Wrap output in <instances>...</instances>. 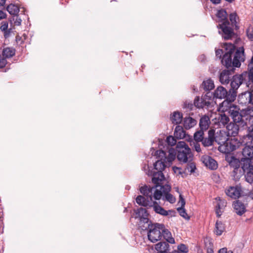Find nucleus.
<instances>
[{
  "mask_svg": "<svg viewBox=\"0 0 253 253\" xmlns=\"http://www.w3.org/2000/svg\"><path fill=\"white\" fill-rule=\"evenodd\" d=\"M225 48L228 51L222 58L221 63L226 67L227 70H223L220 74L219 81L222 84L229 83L234 73V67H239L241 62H243L245 58L243 47L240 48L236 51L232 61V55L235 51V46L233 44H229Z\"/></svg>",
  "mask_w": 253,
  "mask_h": 253,
  "instance_id": "f257e3e1",
  "label": "nucleus"
},
{
  "mask_svg": "<svg viewBox=\"0 0 253 253\" xmlns=\"http://www.w3.org/2000/svg\"><path fill=\"white\" fill-rule=\"evenodd\" d=\"M152 155H154L158 160L154 164V169L157 170L154 172L152 174V181L155 185L163 182L165 179V176L163 171L168 166H170L172 162L176 157V152L173 148H170L166 152L162 150L153 151L152 152Z\"/></svg>",
  "mask_w": 253,
  "mask_h": 253,
  "instance_id": "f03ea898",
  "label": "nucleus"
},
{
  "mask_svg": "<svg viewBox=\"0 0 253 253\" xmlns=\"http://www.w3.org/2000/svg\"><path fill=\"white\" fill-rule=\"evenodd\" d=\"M171 187L169 184H164L163 182L155 184L154 186L150 187L144 186L140 188L141 194L145 197H148L150 200L153 198L156 200L161 199L173 204L175 202V198L169 192Z\"/></svg>",
  "mask_w": 253,
  "mask_h": 253,
  "instance_id": "7ed1b4c3",
  "label": "nucleus"
},
{
  "mask_svg": "<svg viewBox=\"0 0 253 253\" xmlns=\"http://www.w3.org/2000/svg\"><path fill=\"white\" fill-rule=\"evenodd\" d=\"M232 117L233 122L240 124L241 126L246 125L248 123H253V109L247 108L243 109L240 113L239 109L234 105L232 106L231 102L227 104L222 110L223 111H228Z\"/></svg>",
  "mask_w": 253,
  "mask_h": 253,
  "instance_id": "20e7f679",
  "label": "nucleus"
},
{
  "mask_svg": "<svg viewBox=\"0 0 253 253\" xmlns=\"http://www.w3.org/2000/svg\"><path fill=\"white\" fill-rule=\"evenodd\" d=\"M153 199V198H152ZM136 202L139 205L145 207H152L155 212L163 216H167L174 213V211L171 210L166 211L163 207L160 206L158 203L156 201H153L150 200L149 197H145V196H138L136 198Z\"/></svg>",
  "mask_w": 253,
  "mask_h": 253,
  "instance_id": "39448f33",
  "label": "nucleus"
},
{
  "mask_svg": "<svg viewBox=\"0 0 253 253\" xmlns=\"http://www.w3.org/2000/svg\"><path fill=\"white\" fill-rule=\"evenodd\" d=\"M177 160L179 163H186L192 161L193 154L191 149L183 141H180L176 144V150H175Z\"/></svg>",
  "mask_w": 253,
  "mask_h": 253,
  "instance_id": "423d86ee",
  "label": "nucleus"
},
{
  "mask_svg": "<svg viewBox=\"0 0 253 253\" xmlns=\"http://www.w3.org/2000/svg\"><path fill=\"white\" fill-rule=\"evenodd\" d=\"M164 224L158 223L150 224V222L145 225L141 226L142 230L148 229V238L152 243H155L160 240L162 237V230Z\"/></svg>",
  "mask_w": 253,
  "mask_h": 253,
  "instance_id": "0eeeda50",
  "label": "nucleus"
},
{
  "mask_svg": "<svg viewBox=\"0 0 253 253\" xmlns=\"http://www.w3.org/2000/svg\"><path fill=\"white\" fill-rule=\"evenodd\" d=\"M242 169H253V146L246 145L243 149Z\"/></svg>",
  "mask_w": 253,
  "mask_h": 253,
  "instance_id": "6e6552de",
  "label": "nucleus"
},
{
  "mask_svg": "<svg viewBox=\"0 0 253 253\" xmlns=\"http://www.w3.org/2000/svg\"><path fill=\"white\" fill-rule=\"evenodd\" d=\"M246 75H236L233 76L231 82V88L229 91L228 99L230 101H233L237 96V90L240 85L243 84Z\"/></svg>",
  "mask_w": 253,
  "mask_h": 253,
  "instance_id": "1a4fd4ad",
  "label": "nucleus"
},
{
  "mask_svg": "<svg viewBox=\"0 0 253 253\" xmlns=\"http://www.w3.org/2000/svg\"><path fill=\"white\" fill-rule=\"evenodd\" d=\"M242 145V143L237 138H229L226 142L219 146L218 150L223 153H230L236 150Z\"/></svg>",
  "mask_w": 253,
  "mask_h": 253,
  "instance_id": "9d476101",
  "label": "nucleus"
},
{
  "mask_svg": "<svg viewBox=\"0 0 253 253\" xmlns=\"http://www.w3.org/2000/svg\"><path fill=\"white\" fill-rule=\"evenodd\" d=\"M212 93L208 92L201 98L196 97L194 99V106L198 108H210L212 103Z\"/></svg>",
  "mask_w": 253,
  "mask_h": 253,
  "instance_id": "9b49d317",
  "label": "nucleus"
},
{
  "mask_svg": "<svg viewBox=\"0 0 253 253\" xmlns=\"http://www.w3.org/2000/svg\"><path fill=\"white\" fill-rule=\"evenodd\" d=\"M227 161L229 166L233 169V172L234 176L238 177L246 172V170L242 169V166L240 168L241 163L239 159L235 158L234 157H230L227 159Z\"/></svg>",
  "mask_w": 253,
  "mask_h": 253,
  "instance_id": "f8f14e48",
  "label": "nucleus"
},
{
  "mask_svg": "<svg viewBox=\"0 0 253 253\" xmlns=\"http://www.w3.org/2000/svg\"><path fill=\"white\" fill-rule=\"evenodd\" d=\"M238 101L239 104L248 106L247 108H253V90L246 91L238 96Z\"/></svg>",
  "mask_w": 253,
  "mask_h": 253,
  "instance_id": "ddd939ff",
  "label": "nucleus"
},
{
  "mask_svg": "<svg viewBox=\"0 0 253 253\" xmlns=\"http://www.w3.org/2000/svg\"><path fill=\"white\" fill-rule=\"evenodd\" d=\"M212 99L213 98L222 99L226 98V99L222 103V106H226L229 103L232 102L228 99L229 92L228 93L227 90L223 86H220L216 88L214 92L212 93Z\"/></svg>",
  "mask_w": 253,
  "mask_h": 253,
  "instance_id": "4468645a",
  "label": "nucleus"
},
{
  "mask_svg": "<svg viewBox=\"0 0 253 253\" xmlns=\"http://www.w3.org/2000/svg\"><path fill=\"white\" fill-rule=\"evenodd\" d=\"M148 213L145 209L140 208L135 211V218H139V226L141 228V226L148 224L149 220L148 218Z\"/></svg>",
  "mask_w": 253,
  "mask_h": 253,
  "instance_id": "2eb2a0df",
  "label": "nucleus"
},
{
  "mask_svg": "<svg viewBox=\"0 0 253 253\" xmlns=\"http://www.w3.org/2000/svg\"><path fill=\"white\" fill-rule=\"evenodd\" d=\"M229 25V24L222 23L219 24L217 26V27L221 30V31H219V33L220 34L222 32V36L225 40L231 39L233 35V30L228 26Z\"/></svg>",
  "mask_w": 253,
  "mask_h": 253,
  "instance_id": "dca6fc26",
  "label": "nucleus"
},
{
  "mask_svg": "<svg viewBox=\"0 0 253 253\" xmlns=\"http://www.w3.org/2000/svg\"><path fill=\"white\" fill-rule=\"evenodd\" d=\"M241 189L239 186H230L225 190V193L228 197L236 199L241 195Z\"/></svg>",
  "mask_w": 253,
  "mask_h": 253,
  "instance_id": "f3484780",
  "label": "nucleus"
},
{
  "mask_svg": "<svg viewBox=\"0 0 253 253\" xmlns=\"http://www.w3.org/2000/svg\"><path fill=\"white\" fill-rule=\"evenodd\" d=\"M215 130L211 129L208 131V137L203 138L202 141V144L205 147H209L213 144V142L215 141Z\"/></svg>",
  "mask_w": 253,
  "mask_h": 253,
  "instance_id": "a211bd4d",
  "label": "nucleus"
},
{
  "mask_svg": "<svg viewBox=\"0 0 253 253\" xmlns=\"http://www.w3.org/2000/svg\"><path fill=\"white\" fill-rule=\"evenodd\" d=\"M240 125V124L238 125L237 123L234 122L229 123L226 126L227 130L226 133L231 136H236L239 132Z\"/></svg>",
  "mask_w": 253,
  "mask_h": 253,
  "instance_id": "6ab92c4d",
  "label": "nucleus"
},
{
  "mask_svg": "<svg viewBox=\"0 0 253 253\" xmlns=\"http://www.w3.org/2000/svg\"><path fill=\"white\" fill-rule=\"evenodd\" d=\"M229 135L224 131L220 130L219 133L217 132L216 136L214 135L215 141L217 142L219 146L225 143L229 138Z\"/></svg>",
  "mask_w": 253,
  "mask_h": 253,
  "instance_id": "aec40b11",
  "label": "nucleus"
},
{
  "mask_svg": "<svg viewBox=\"0 0 253 253\" xmlns=\"http://www.w3.org/2000/svg\"><path fill=\"white\" fill-rule=\"evenodd\" d=\"M214 87V84L213 81L211 79H207L203 81L201 85V88L206 91L210 92V91L213 89Z\"/></svg>",
  "mask_w": 253,
  "mask_h": 253,
  "instance_id": "412c9836",
  "label": "nucleus"
},
{
  "mask_svg": "<svg viewBox=\"0 0 253 253\" xmlns=\"http://www.w3.org/2000/svg\"><path fill=\"white\" fill-rule=\"evenodd\" d=\"M233 206L236 213L239 215H242L246 211L244 204L238 200L234 202Z\"/></svg>",
  "mask_w": 253,
  "mask_h": 253,
  "instance_id": "4be33fe9",
  "label": "nucleus"
},
{
  "mask_svg": "<svg viewBox=\"0 0 253 253\" xmlns=\"http://www.w3.org/2000/svg\"><path fill=\"white\" fill-rule=\"evenodd\" d=\"M210 123V119L208 116H204L202 117L201 118L199 123L200 130H202L203 131L207 130L209 127Z\"/></svg>",
  "mask_w": 253,
  "mask_h": 253,
  "instance_id": "5701e85b",
  "label": "nucleus"
},
{
  "mask_svg": "<svg viewBox=\"0 0 253 253\" xmlns=\"http://www.w3.org/2000/svg\"><path fill=\"white\" fill-rule=\"evenodd\" d=\"M169 248V244L165 242H161L155 245V249L157 251V253H168Z\"/></svg>",
  "mask_w": 253,
  "mask_h": 253,
  "instance_id": "b1692460",
  "label": "nucleus"
},
{
  "mask_svg": "<svg viewBox=\"0 0 253 253\" xmlns=\"http://www.w3.org/2000/svg\"><path fill=\"white\" fill-rule=\"evenodd\" d=\"M197 124V121L191 117L184 118L183 126L185 129H189L194 127Z\"/></svg>",
  "mask_w": 253,
  "mask_h": 253,
  "instance_id": "393cba45",
  "label": "nucleus"
},
{
  "mask_svg": "<svg viewBox=\"0 0 253 253\" xmlns=\"http://www.w3.org/2000/svg\"><path fill=\"white\" fill-rule=\"evenodd\" d=\"M162 235L167 242L170 244L175 243L174 239L172 237L171 233L169 230L165 228L164 225L163 230H162Z\"/></svg>",
  "mask_w": 253,
  "mask_h": 253,
  "instance_id": "a878e982",
  "label": "nucleus"
},
{
  "mask_svg": "<svg viewBox=\"0 0 253 253\" xmlns=\"http://www.w3.org/2000/svg\"><path fill=\"white\" fill-rule=\"evenodd\" d=\"M182 114L178 111L174 112L170 117L172 123L175 125L180 124L182 121Z\"/></svg>",
  "mask_w": 253,
  "mask_h": 253,
  "instance_id": "bb28decb",
  "label": "nucleus"
},
{
  "mask_svg": "<svg viewBox=\"0 0 253 253\" xmlns=\"http://www.w3.org/2000/svg\"><path fill=\"white\" fill-rule=\"evenodd\" d=\"M206 166L211 169H215L217 168V162L210 157H206L204 161Z\"/></svg>",
  "mask_w": 253,
  "mask_h": 253,
  "instance_id": "cd10ccee",
  "label": "nucleus"
},
{
  "mask_svg": "<svg viewBox=\"0 0 253 253\" xmlns=\"http://www.w3.org/2000/svg\"><path fill=\"white\" fill-rule=\"evenodd\" d=\"M174 137L177 139H183L185 137L186 132L180 126H177L174 131Z\"/></svg>",
  "mask_w": 253,
  "mask_h": 253,
  "instance_id": "c85d7f7f",
  "label": "nucleus"
},
{
  "mask_svg": "<svg viewBox=\"0 0 253 253\" xmlns=\"http://www.w3.org/2000/svg\"><path fill=\"white\" fill-rule=\"evenodd\" d=\"M230 119L225 114H222L219 116L217 119L218 126L219 127H221L225 126L226 125L227 126L228 125V123Z\"/></svg>",
  "mask_w": 253,
  "mask_h": 253,
  "instance_id": "c756f323",
  "label": "nucleus"
},
{
  "mask_svg": "<svg viewBox=\"0 0 253 253\" xmlns=\"http://www.w3.org/2000/svg\"><path fill=\"white\" fill-rule=\"evenodd\" d=\"M216 16L219 19V22L221 23H225L229 24V21L227 20V13L225 10H219L217 11Z\"/></svg>",
  "mask_w": 253,
  "mask_h": 253,
  "instance_id": "7c9ffc66",
  "label": "nucleus"
},
{
  "mask_svg": "<svg viewBox=\"0 0 253 253\" xmlns=\"http://www.w3.org/2000/svg\"><path fill=\"white\" fill-rule=\"evenodd\" d=\"M226 202L218 198L217 205L215 207V212L218 217L220 216L222 212V210L226 206Z\"/></svg>",
  "mask_w": 253,
  "mask_h": 253,
  "instance_id": "2f4dec72",
  "label": "nucleus"
},
{
  "mask_svg": "<svg viewBox=\"0 0 253 253\" xmlns=\"http://www.w3.org/2000/svg\"><path fill=\"white\" fill-rule=\"evenodd\" d=\"M225 230V226L223 223L220 221H217L215 224V229L214 231L216 235H221Z\"/></svg>",
  "mask_w": 253,
  "mask_h": 253,
  "instance_id": "473e14b6",
  "label": "nucleus"
},
{
  "mask_svg": "<svg viewBox=\"0 0 253 253\" xmlns=\"http://www.w3.org/2000/svg\"><path fill=\"white\" fill-rule=\"evenodd\" d=\"M15 53V50L13 48L6 47L3 49L2 55L5 58H8L12 57Z\"/></svg>",
  "mask_w": 253,
  "mask_h": 253,
  "instance_id": "72a5a7b5",
  "label": "nucleus"
},
{
  "mask_svg": "<svg viewBox=\"0 0 253 253\" xmlns=\"http://www.w3.org/2000/svg\"><path fill=\"white\" fill-rule=\"evenodd\" d=\"M7 11L11 15H17L19 12V7L13 4H10L7 7Z\"/></svg>",
  "mask_w": 253,
  "mask_h": 253,
  "instance_id": "f704fd0d",
  "label": "nucleus"
},
{
  "mask_svg": "<svg viewBox=\"0 0 253 253\" xmlns=\"http://www.w3.org/2000/svg\"><path fill=\"white\" fill-rule=\"evenodd\" d=\"M229 44H232L230 43H225L224 44V45L222 47L223 49H218L216 50H215L216 56L217 57H218L219 59H221V57H222V55L223 54V57H222V58H223L225 53L226 52H227V51H228L227 49H226L225 46H226L227 45H229Z\"/></svg>",
  "mask_w": 253,
  "mask_h": 253,
  "instance_id": "c9c22d12",
  "label": "nucleus"
},
{
  "mask_svg": "<svg viewBox=\"0 0 253 253\" xmlns=\"http://www.w3.org/2000/svg\"><path fill=\"white\" fill-rule=\"evenodd\" d=\"M252 170L253 169H246L247 173L245 174L246 181L250 184L253 183V172L252 171Z\"/></svg>",
  "mask_w": 253,
  "mask_h": 253,
  "instance_id": "e433bc0d",
  "label": "nucleus"
},
{
  "mask_svg": "<svg viewBox=\"0 0 253 253\" xmlns=\"http://www.w3.org/2000/svg\"><path fill=\"white\" fill-rule=\"evenodd\" d=\"M203 130H199L198 131H197L194 134V142H202V140L204 138V133Z\"/></svg>",
  "mask_w": 253,
  "mask_h": 253,
  "instance_id": "4c0bfd02",
  "label": "nucleus"
},
{
  "mask_svg": "<svg viewBox=\"0 0 253 253\" xmlns=\"http://www.w3.org/2000/svg\"><path fill=\"white\" fill-rule=\"evenodd\" d=\"M248 79L249 81L247 84V85L248 87H250V85H251V87L252 88L253 87V67H252L249 71Z\"/></svg>",
  "mask_w": 253,
  "mask_h": 253,
  "instance_id": "58836bf2",
  "label": "nucleus"
},
{
  "mask_svg": "<svg viewBox=\"0 0 253 253\" xmlns=\"http://www.w3.org/2000/svg\"><path fill=\"white\" fill-rule=\"evenodd\" d=\"M187 165L185 168V170H187L191 173L194 172L195 171V169H196V166L195 164L192 162V161H190L189 162H187Z\"/></svg>",
  "mask_w": 253,
  "mask_h": 253,
  "instance_id": "ea45409f",
  "label": "nucleus"
},
{
  "mask_svg": "<svg viewBox=\"0 0 253 253\" xmlns=\"http://www.w3.org/2000/svg\"><path fill=\"white\" fill-rule=\"evenodd\" d=\"M238 17L236 13H232L230 14V20L233 25H234L236 28L237 27V20Z\"/></svg>",
  "mask_w": 253,
  "mask_h": 253,
  "instance_id": "a19ab883",
  "label": "nucleus"
},
{
  "mask_svg": "<svg viewBox=\"0 0 253 253\" xmlns=\"http://www.w3.org/2000/svg\"><path fill=\"white\" fill-rule=\"evenodd\" d=\"M190 145L192 147V149H194L197 152H200L201 151V149L199 142L192 141L190 142Z\"/></svg>",
  "mask_w": 253,
  "mask_h": 253,
  "instance_id": "79ce46f5",
  "label": "nucleus"
},
{
  "mask_svg": "<svg viewBox=\"0 0 253 253\" xmlns=\"http://www.w3.org/2000/svg\"><path fill=\"white\" fill-rule=\"evenodd\" d=\"M247 36L249 40L253 41V27L250 26L246 30Z\"/></svg>",
  "mask_w": 253,
  "mask_h": 253,
  "instance_id": "37998d69",
  "label": "nucleus"
},
{
  "mask_svg": "<svg viewBox=\"0 0 253 253\" xmlns=\"http://www.w3.org/2000/svg\"><path fill=\"white\" fill-rule=\"evenodd\" d=\"M194 106V104L191 101H186L183 104V108L187 109L188 111L192 110Z\"/></svg>",
  "mask_w": 253,
  "mask_h": 253,
  "instance_id": "c03bdc74",
  "label": "nucleus"
},
{
  "mask_svg": "<svg viewBox=\"0 0 253 253\" xmlns=\"http://www.w3.org/2000/svg\"><path fill=\"white\" fill-rule=\"evenodd\" d=\"M249 124H252L251 126L248 128V137L249 139L251 140V142L253 141V123H249Z\"/></svg>",
  "mask_w": 253,
  "mask_h": 253,
  "instance_id": "a18cd8bd",
  "label": "nucleus"
},
{
  "mask_svg": "<svg viewBox=\"0 0 253 253\" xmlns=\"http://www.w3.org/2000/svg\"><path fill=\"white\" fill-rule=\"evenodd\" d=\"M167 142L169 145L172 146L176 144V140L174 137L169 136L167 138Z\"/></svg>",
  "mask_w": 253,
  "mask_h": 253,
  "instance_id": "49530a36",
  "label": "nucleus"
},
{
  "mask_svg": "<svg viewBox=\"0 0 253 253\" xmlns=\"http://www.w3.org/2000/svg\"><path fill=\"white\" fill-rule=\"evenodd\" d=\"M178 250L183 253H186L188 252V247L183 244H181L177 247Z\"/></svg>",
  "mask_w": 253,
  "mask_h": 253,
  "instance_id": "de8ad7c7",
  "label": "nucleus"
},
{
  "mask_svg": "<svg viewBox=\"0 0 253 253\" xmlns=\"http://www.w3.org/2000/svg\"><path fill=\"white\" fill-rule=\"evenodd\" d=\"M177 210L179 213V214L181 216L183 217L184 218H186V216H187V213L183 207L178 208L177 209Z\"/></svg>",
  "mask_w": 253,
  "mask_h": 253,
  "instance_id": "09e8293b",
  "label": "nucleus"
},
{
  "mask_svg": "<svg viewBox=\"0 0 253 253\" xmlns=\"http://www.w3.org/2000/svg\"><path fill=\"white\" fill-rule=\"evenodd\" d=\"M8 24L6 21H2L1 22V25L0 27V29L1 31L3 32L4 31H6L8 29Z\"/></svg>",
  "mask_w": 253,
  "mask_h": 253,
  "instance_id": "8fccbe9b",
  "label": "nucleus"
},
{
  "mask_svg": "<svg viewBox=\"0 0 253 253\" xmlns=\"http://www.w3.org/2000/svg\"><path fill=\"white\" fill-rule=\"evenodd\" d=\"M7 63L6 58L0 56V68L4 67Z\"/></svg>",
  "mask_w": 253,
  "mask_h": 253,
  "instance_id": "3c124183",
  "label": "nucleus"
},
{
  "mask_svg": "<svg viewBox=\"0 0 253 253\" xmlns=\"http://www.w3.org/2000/svg\"><path fill=\"white\" fill-rule=\"evenodd\" d=\"M172 169L175 173H177L179 174H182V171H181L182 169L181 168H178L176 167H173L172 168Z\"/></svg>",
  "mask_w": 253,
  "mask_h": 253,
  "instance_id": "603ef678",
  "label": "nucleus"
},
{
  "mask_svg": "<svg viewBox=\"0 0 253 253\" xmlns=\"http://www.w3.org/2000/svg\"><path fill=\"white\" fill-rule=\"evenodd\" d=\"M11 32V29H7L6 31H4L3 34H4V37H5V38H8L10 36V34Z\"/></svg>",
  "mask_w": 253,
  "mask_h": 253,
  "instance_id": "864d4df0",
  "label": "nucleus"
},
{
  "mask_svg": "<svg viewBox=\"0 0 253 253\" xmlns=\"http://www.w3.org/2000/svg\"><path fill=\"white\" fill-rule=\"evenodd\" d=\"M218 253H233V252L231 251H227V248H223L220 249L218 251Z\"/></svg>",
  "mask_w": 253,
  "mask_h": 253,
  "instance_id": "5fc2aeb1",
  "label": "nucleus"
},
{
  "mask_svg": "<svg viewBox=\"0 0 253 253\" xmlns=\"http://www.w3.org/2000/svg\"><path fill=\"white\" fill-rule=\"evenodd\" d=\"M22 22V20L21 18H19L18 16H16V19L14 21V24L16 26H19L21 25Z\"/></svg>",
  "mask_w": 253,
  "mask_h": 253,
  "instance_id": "6e6d98bb",
  "label": "nucleus"
},
{
  "mask_svg": "<svg viewBox=\"0 0 253 253\" xmlns=\"http://www.w3.org/2000/svg\"><path fill=\"white\" fill-rule=\"evenodd\" d=\"M179 202L181 203V207H183L185 204L184 199L181 195H179Z\"/></svg>",
  "mask_w": 253,
  "mask_h": 253,
  "instance_id": "4d7b16f0",
  "label": "nucleus"
},
{
  "mask_svg": "<svg viewBox=\"0 0 253 253\" xmlns=\"http://www.w3.org/2000/svg\"><path fill=\"white\" fill-rule=\"evenodd\" d=\"M6 17V14L2 10H0V19L4 18Z\"/></svg>",
  "mask_w": 253,
  "mask_h": 253,
  "instance_id": "13d9d810",
  "label": "nucleus"
},
{
  "mask_svg": "<svg viewBox=\"0 0 253 253\" xmlns=\"http://www.w3.org/2000/svg\"><path fill=\"white\" fill-rule=\"evenodd\" d=\"M214 4H218L220 3V0H210Z\"/></svg>",
  "mask_w": 253,
  "mask_h": 253,
  "instance_id": "bf43d9fd",
  "label": "nucleus"
},
{
  "mask_svg": "<svg viewBox=\"0 0 253 253\" xmlns=\"http://www.w3.org/2000/svg\"><path fill=\"white\" fill-rule=\"evenodd\" d=\"M6 0H0V5L3 6L5 3Z\"/></svg>",
  "mask_w": 253,
  "mask_h": 253,
  "instance_id": "052dcab7",
  "label": "nucleus"
},
{
  "mask_svg": "<svg viewBox=\"0 0 253 253\" xmlns=\"http://www.w3.org/2000/svg\"><path fill=\"white\" fill-rule=\"evenodd\" d=\"M207 253H214V252L213 250L211 248H209L207 250Z\"/></svg>",
  "mask_w": 253,
  "mask_h": 253,
  "instance_id": "680f3d73",
  "label": "nucleus"
},
{
  "mask_svg": "<svg viewBox=\"0 0 253 253\" xmlns=\"http://www.w3.org/2000/svg\"><path fill=\"white\" fill-rule=\"evenodd\" d=\"M252 65H253V56L252 57V58L251 59L250 64H249V67L252 66Z\"/></svg>",
  "mask_w": 253,
  "mask_h": 253,
  "instance_id": "e2e57ef3",
  "label": "nucleus"
},
{
  "mask_svg": "<svg viewBox=\"0 0 253 253\" xmlns=\"http://www.w3.org/2000/svg\"><path fill=\"white\" fill-rule=\"evenodd\" d=\"M204 58H205V56L204 55H202L200 57V59H201V61H203L204 60Z\"/></svg>",
  "mask_w": 253,
  "mask_h": 253,
  "instance_id": "0e129e2a",
  "label": "nucleus"
},
{
  "mask_svg": "<svg viewBox=\"0 0 253 253\" xmlns=\"http://www.w3.org/2000/svg\"><path fill=\"white\" fill-rule=\"evenodd\" d=\"M226 1L229 2H232V1H233L234 0H225Z\"/></svg>",
  "mask_w": 253,
  "mask_h": 253,
  "instance_id": "69168bd1",
  "label": "nucleus"
},
{
  "mask_svg": "<svg viewBox=\"0 0 253 253\" xmlns=\"http://www.w3.org/2000/svg\"><path fill=\"white\" fill-rule=\"evenodd\" d=\"M193 90L195 91H198V89L195 87H194L193 88Z\"/></svg>",
  "mask_w": 253,
  "mask_h": 253,
  "instance_id": "338daca9",
  "label": "nucleus"
}]
</instances>
